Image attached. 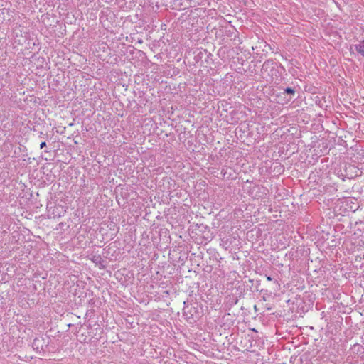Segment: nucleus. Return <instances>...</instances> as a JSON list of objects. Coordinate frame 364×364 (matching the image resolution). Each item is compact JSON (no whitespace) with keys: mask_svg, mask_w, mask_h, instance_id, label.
Masks as SVG:
<instances>
[{"mask_svg":"<svg viewBox=\"0 0 364 364\" xmlns=\"http://www.w3.org/2000/svg\"><path fill=\"white\" fill-rule=\"evenodd\" d=\"M183 304V315L189 323L195 322L199 316L197 307L193 306L186 301Z\"/></svg>","mask_w":364,"mask_h":364,"instance_id":"f257e3e1","label":"nucleus"},{"mask_svg":"<svg viewBox=\"0 0 364 364\" xmlns=\"http://www.w3.org/2000/svg\"><path fill=\"white\" fill-rule=\"evenodd\" d=\"M269 64L273 65V62L270 61V60H267V61L264 62L263 64L262 68L263 69L267 68L269 67Z\"/></svg>","mask_w":364,"mask_h":364,"instance_id":"9b49d317","label":"nucleus"},{"mask_svg":"<svg viewBox=\"0 0 364 364\" xmlns=\"http://www.w3.org/2000/svg\"><path fill=\"white\" fill-rule=\"evenodd\" d=\"M59 208H56V210H53L52 213L48 215L49 218H55V217H60V213L58 212Z\"/></svg>","mask_w":364,"mask_h":364,"instance_id":"0eeeda50","label":"nucleus"},{"mask_svg":"<svg viewBox=\"0 0 364 364\" xmlns=\"http://www.w3.org/2000/svg\"><path fill=\"white\" fill-rule=\"evenodd\" d=\"M272 164H275V168L279 167V170L277 171L278 173L283 171L284 168L282 166H280V163L279 162V161H274V162H273Z\"/></svg>","mask_w":364,"mask_h":364,"instance_id":"1a4fd4ad","label":"nucleus"},{"mask_svg":"<svg viewBox=\"0 0 364 364\" xmlns=\"http://www.w3.org/2000/svg\"><path fill=\"white\" fill-rule=\"evenodd\" d=\"M353 164L348 165V167L345 164L346 170H352L351 173H354L355 176H359L362 173V171L364 170V163H357L356 161H352Z\"/></svg>","mask_w":364,"mask_h":364,"instance_id":"f03ea898","label":"nucleus"},{"mask_svg":"<svg viewBox=\"0 0 364 364\" xmlns=\"http://www.w3.org/2000/svg\"><path fill=\"white\" fill-rule=\"evenodd\" d=\"M46 146V143L45 141L42 142L41 144H40V147L41 149H43V147H45Z\"/></svg>","mask_w":364,"mask_h":364,"instance_id":"f8f14e48","label":"nucleus"},{"mask_svg":"<svg viewBox=\"0 0 364 364\" xmlns=\"http://www.w3.org/2000/svg\"><path fill=\"white\" fill-rule=\"evenodd\" d=\"M264 189L262 186H253L250 191V194L253 198H259L261 196L259 194L261 192V190Z\"/></svg>","mask_w":364,"mask_h":364,"instance_id":"7ed1b4c3","label":"nucleus"},{"mask_svg":"<svg viewBox=\"0 0 364 364\" xmlns=\"http://www.w3.org/2000/svg\"><path fill=\"white\" fill-rule=\"evenodd\" d=\"M284 94L294 95L295 94V90L292 87H287L284 90Z\"/></svg>","mask_w":364,"mask_h":364,"instance_id":"6e6552de","label":"nucleus"},{"mask_svg":"<svg viewBox=\"0 0 364 364\" xmlns=\"http://www.w3.org/2000/svg\"><path fill=\"white\" fill-rule=\"evenodd\" d=\"M353 47L359 54L364 57V40L361 41L358 44L355 45Z\"/></svg>","mask_w":364,"mask_h":364,"instance_id":"39448f33","label":"nucleus"},{"mask_svg":"<svg viewBox=\"0 0 364 364\" xmlns=\"http://www.w3.org/2000/svg\"><path fill=\"white\" fill-rule=\"evenodd\" d=\"M32 347L33 348L34 350L37 351H38L40 349H42V339L36 338L32 343Z\"/></svg>","mask_w":364,"mask_h":364,"instance_id":"20e7f679","label":"nucleus"},{"mask_svg":"<svg viewBox=\"0 0 364 364\" xmlns=\"http://www.w3.org/2000/svg\"><path fill=\"white\" fill-rule=\"evenodd\" d=\"M267 279H268V280H271L272 279H271V277H269L267 278Z\"/></svg>","mask_w":364,"mask_h":364,"instance_id":"ddd939ff","label":"nucleus"},{"mask_svg":"<svg viewBox=\"0 0 364 364\" xmlns=\"http://www.w3.org/2000/svg\"><path fill=\"white\" fill-rule=\"evenodd\" d=\"M90 259L92 261V262H94L96 264H101V263L104 262V260L102 259L100 255H92Z\"/></svg>","mask_w":364,"mask_h":364,"instance_id":"423d86ee","label":"nucleus"},{"mask_svg":"<svg viewBox=\"0 0 364 364\" xmlns=\"http://www.w3.org/2000/svg\"><path fill=\"white\" fill-rule=\"evenodd\" d=\"M356 347H358L357 351L358 353H363L364 352V348L362 346L357 344V345L354 346V348H356Z\"/></svg>","mask_w":364,"mask_h":364,"instance_id":"9d476101","label":"nucleus"}]
</instances>
